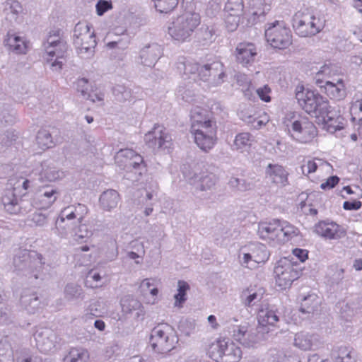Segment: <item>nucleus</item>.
Returning <instances> with one entry per match:
<instances>
[{"label": "nucleus", "instance_id": "nucleus-51", "mask_svg": "<svg viewBox=\"0 0 362 362\" xmlns=\"http://www.w3.org/2000/svg\"><path fill=\"white\" fill-rule=\"evenodd\" d=\"M23 8L18 1H10L6 4L4 12L10 21H16L22 13Z\"/></svg>", "mask_w": 362, "mask_h": 362}, {"label": "nucleus", "instance_id": "nucleus-1", "mask_svg": "<svg viewBox=\"0 0 362 362\" xmlns=\"http://www.w3.org/2000/svg\"><path fill=\"white\" fill-rule=\"evenodd\" d=\"M259 238L272 246L284 244L299 235L298 228L286 221L278 218L258 223Z\"/></svg>", "mask_w": 362, "mask_h": 362}, {"label": "nucleus", "instance_id": "nucleus-28", "mask_svg": "<svg viewBox=\"0 0 362 362\" xmlns=\"http://www.w3.org/2000/svg\"><path fill=\"white\" fill-rule=\"evenodd\" d=\"M204 71H208L211 78V85L216 86L221 84L226 76L223 64L217 60L206 64Z\"/></svg>", "mask_w": 362, "mask_h": 362}, {"label": "nucleus", "instance_id": "nucleus-34", "mask_svg": "<svg viewBox=\"0 0 362 362\" xmlns=\"http://www.w3.org/2000/svg\"><path fill=\"white\" fill-rule=\"evenodd\" d=\"M197 145L204 151H208L215 144L216 139V132L208 133H192Z\"/></svg>", "mask_w": 362, "mask_h": 362}, {"label": "nucleus", "instance_id": "nucleus-22", "mask_svg": "<svg viewBox=\"0 0 362 362\" xmlns=\"http://www.w3.org/2000/svg\"><path fill=\"white\" fill-rule=\"evenodd\" d=\"M88 213V208L82 204H72L64 208L59 213L57 218L59 223L63 220L70 222L71 224L81 223Z\"/></svg>", "mask_w": 362, "mask_h": 362}, {"label": "nucleus", "instance_id": "nucleus-18", "mask_svg": "<svg viewBox=\"0 0 362 362\" xmlns=\"http://www.w3.org/2000/svg\"><path fill=\"white\" fill-rule=\"evenodd\" d=\"M37 349L42 353L54 352L57 349L59 337L52 329L47 327L38 328L34 334Z\"/></svg>", "mask_w": 362, "mask_h": 362}, {"label": "nucleus", "instance_id": "nucleus-49", "mask_svg": "<svg viewBox=\"0 0 362 362\" xmlns=\"http://www.w3.org/2000/svg\"><path fill=\"white\" fill-rule=\"evenodd\" d=\"M253 141L252 136L247 132L240 133L236 135L233 147L238 151H247Z\"/></svg>", "mask_w": 362, "mask_h": 362}, {"label": "nucleus", "instance_id": "nucleus-9", "mask_svg": "<svg viewBox=\"0 0 362 362\" xmlns=\"http://www.w3.org/2000/svg\"><path fill=\"white\" fill-rule=\"evenodd\" d=\"M208 354L216 362H238L242 358L240 348L228 339H219L212 342Z\"/></svg>", "mask_w": 362, "mask_h": 362}, {"label": "nucleus", "instance_id": "nucleus-64", "mask_svg": "<svg viewBox=\"0 0 362 362\" xmlns=\"http://www.w3.org/2000/svg\"><path fill=\"white\" fill-rule=\"evenodd\" d=\"M221 0H209L206 13L210 17L216 16L221 10Z\"/></svg>", "mask_w": 362, "mask_h": 362}, {"label": "nucleus", "instance_id": "nucleus-46", "mask_svg": "<svg viewBox=\"0 0 362 362\" xmlns=\"http://www.w3.org/2000/svg\"><path fill=\"white\" fill-rule=\"evenodd\" d=\"M335 362H355L356 354L354 349L346 346H341L334 353Z\"/></svg>", "mask_w": 362, "mask_h": 362}, {"label": "nucleus", "instance_id": "nucleus-31", "mask_svg": "<svg viewBox=\"0 0 362 362\" xmlns=\"http://www.w3.org/2000/svg\"><path fill=\"white\" fill-rule=\"evenodd\" d=\"M240 118L252 128L259 129L265 126L269 121V116L266 112H260L252 115L247 112H242Z\"/></svg>", "mask_w": 362, "mask_h": 362}, {"label": "nucleus", "instance_id": "nucleus-62", "mask_svg": "<svg viewBox=\"0 0 362 362\" xmlns=\"http://www.w3.org/2000/svg\"><path fill=\"white\" fill-rule=\"evenodd\" d=\"M100 303L99 300H90L88 305L85 310L84 317H98L100 315Z\"/></svg>", "mask_w": 362, "mask_h": 362}, {"label": "nucleus", "instance_id": "nucleus-39", "mask_svg": "<svg viewBox=\"0 0 362 362\" xmlns=\"http://www.w3.org/2000/svg\"><path fill=\"white\" fill-rule=\"evenodd\" d=\"M20 302L21 305L29 313L34 312L39 305V300L36 293L30 290L23 291Z\"/></svg>", "mask_w": 362, "mask_h": 362}, {"label": "nucleus", "instance_id": "nucleus-26", "mask_svg": "<svg viewBox=\"0 0 362 362\" xmlns=\"http://www.w3.org/2000/svg\"><path fill=\"white\" fill-rule=\"evenodd\" d=\"M139 289L146 303L154 305L158 302V289L157 288V280L156 279L147 278L144 279L140 284Z\"/></svg>", "mask_w": 362, "mask_h": 362}, {"label": "nucleus", "instance_id": "nucleus-25", "mask_svg": "<svg viewBox=\"0 0 362 362\" xmlns=\"http://www.w3.org/2000/svg\"><path fill=\"white\" fill-rule=\"evenodd\" d=\"M161 54L162 48L159 45L156 43L146 45L139 52V62L144 66L152 67Z\"/></svg>", "mask_w": 362, "mask_h": 362}, {"label": "nucleus", "instance_id": "nucleus-53", "mask_svg": "<svg viewBox=\"0 0 362 362\" xmlns=\"http://www.w3.org/2000/svg\"><path fill=\"white\" fill-rule=\"evenodd\" d=\"M350 114L353 121L362 120V94L356 93L353 97L350 107Z\"/></svg>", "mask_w": 362, "mask_h": 362}, {"label": "nucleus", "instance_id": "nucleus-33", "mask_svg": "<svg viewBox=\"0 0 362 362\" xmlns=\"http://www.w3.org/2000/svg\"><path fill=\"white\" fill-rule=\"evenodd\" d=\"M176 96L178 100L187 103H196L200 98L193 84L191 83L180 85L177 89Z\"/></svg>", "mask_w": 362, "mask_h": 362}, {"label": "nucleus", "instance_id": "nucleus-60", "mask_svg": "<svg viewBox=\"0 0 362 362\" xmlns=\"http://www.w3.org/2000/svg\"><path fill=\"white\" fill-rule=\"evenodd\" d=\"M213 133L216 132V122L212 121L209 122H204V124L191 125V133Z\"/></svg>", "mask_w": 362, "mask_h": 362}, {"label": "nucleus", "instance_id": "nucleus-36", "mask_svg": "<svg viewBox=\"0 0 362 362\" xmlns=\"http://www.w3.org/2000/svg\"><path fill=\"white\" fill-rule=\"evenodd\" d=\"M1 203L4 209L11 214L16 215L22 213L21 206L13 192H7L1 197Z\"/></svg>", "mask_w": 362, "mask_h": 362}, {"label": "nucleus", "instance_id": "nucleus-13", "mask_svg": "<svg viewBox=\"0 0 362 362\" xmlns=\"http://www.w3.org/2000/svg\"><path fill=\"white\" fill-rule=\"evenodd\" d=\"M183 174L194 194L211 190L218 181L216 175L208 171H199L197 166L193 168L192 172L184 170Z\"/></svg>", "mask_w": 362, "mask_h": 362}, {"label": "nucleus", "instance_id": "nucleus-7", "mask_svg": "<svg viewBox=\"0 0 362 362\" xmlns=\"http://www.w3.org/2000/svg\"><path fill=\"white\" fill-rule=\"evenodd\" d=\"M270 252L259 242H250L241 247L238 259L240 264L248 269L264 265L269 259Z\"/></svg>", "mask_w": 362, "mask_h": 362}, {"label": "nucleus", "instance_id": "nucleus-41", "mask_svg": "<svg viewBox=\"0 0 362 362\" xmlns=\"http://www.w3.org/2000/svg\"><path fill=\"white\" fill-rule=\"evenodd\" d=\"M267 173L276 184L285 185L287 182V172L281 165L269 164Z\"/></svg>", "mask_w": 362, "mask_h": 362}, {"label": "nucleus", "instance_id": "nucleus-5", "mask_svg": "<svg viewBox=\"0 0 362 362\" xmlns=\"http://www.w3.org/2000/svg\"><path fill=\"white\" fill-rule=\"evenodd\" d=\"M200 22L199 13H185L177 16L170 24L168 34L173 40L178 42L188 41Z\"/></svg>", "mask_w": 362, "mask_h": 362}, {"label": "nucleus", "instance_id": "nucleus-38", "mask_svg": "<svg viewBox=\"0 0 362 362\" xmlns=\"http://www.w3.org/2000/svg\"><path fill=\"white\" fill-rule=\"evenodd\" d=\"M5 43L10 49L18 54L25 53L27 49V44L25 40L15 33H8Z\"/></svg>", "mask_w": 362, "mask_h": 362}, {"label": "nucleus", "instance_id": "nucleus-52", "mask_svg": "<svg viewBox=\"0 0 362 362\" xmlns=\"http://www.w3.org/2000/svg\"><path fill=\"white\" fill-rule=\"evenodd\" d=\"M92 235V231L86 224L78 223L71 234V239L77 243L86 242Z\"/></svg>", "mask_w": 362, "mask_h": 362}, {"label": "nucleus", "instance_id": "nucleus-4", "mask_svg": "<svg viewBox=\"0 0 362 362\" xmlns=\"http://www.w3.org/2000/svg\"><path fill=\"white\" fill-rule=\"evenodd\" d=\"M178 343L175 329L167 323L158 324L151 332L150 344L155 353L165 355Z\"/></svg>", "mask_w": 362, "mask_h": 362}, {"label": "nucleus", "instance_id": "nucleus-2", "mask_svg": "<svg viewBox=\"0 0 362 362\" xmlns=\"http://www.w3.org/2000/svg\"><path fill=\"white\" fill-rule=\"evenodd\" d=\"M44 264L42 255L35 251L21 250L13 257L14 271L29 279L42 278Z\"/></svg>", "mask_w": 362, "mask_h": 362}, {"label": "nucleus", "instance_id": "nucleus-20", "mask_svg": "<svg viewBox=\"0 0 362 362\" xmlns=\"http://www.w3.org/2000/svg\"><path fill=\"white\" fill-rule=\"evenodd\" d=\"M235 56L238 63L242 66H252L255 62L257 56V48L252 42H240L235 48Z\"/></svg>", "mask_w": 362, "mask_h": 362}, {"label": "nucleus", "instance_id": "nucleus-59", "mask_svg": "<svg viewBox=\"0 0 362 362\" xmlns=\"http://www.w3.org/2000/svg\"><path fill=\"white\" fill-rule=\"evenodd\" d=\"M228 185L234 190L245 192L252 188L251 183L247 182L243 178L232 177L229 180Z\"/></svg>", "mask_w": 362, "mask_h": 362}, {"label": "nucleus", "instance_id": "nucleus-17", "mask_svg": "<svg viewBox=\"0 0 362 362\" xmlns=\"http://www.w3.org/2000/svg\"><path fill=\"white\" fill-rule=\"evenodd\" d=\"M59 196V191L53 185H42L38 187L32 199V204L38 209H48L56 202Z\"/></svg>", "mask_w": 362, "mask_h": 362}, {"label": "nucleus", "instance_id": "nucleus-23", "mask_svg": "<svg viewBox=\"0 0 362 362\" xmlns=\"http://www.w3.org/2000/svg\"><path fill=\"white\" fill-rule=\"evenodd\" d=\"M38 175V180L43 182H55L64 177V173L62 170H57L55 167L47 165L46 162H42L40 165L36 166L29 174L32 175Z\"/></svg>", "mask_w": 362, "mask_h": 362}, {"label": "nucleus", "instance_id": "nucleus-56", "mask_svg": "<svg viewBox=\"0 0 362 362\" xmlns=\"http://www.w3.org/2000/svg\"><path fill=\"white\" fill-rule=\"evenodd\" d=\"M235 78L237 83L241 87L245 96L248 99H251L252 96V90L253 89V86L249 77L243 74H238L235 76Z\"/></svg>", "mask_w": 362, "mask_h": 362}, {"label": "nucleus", "instance_id": "nucleus-30", "mask_svg": "<svg viewBox=\"0 0 362 362\" xmlns=\"http://www.w3.org/2000/svg\"><path fill=\"white\" fill-rule=\"evenodd\" d=\"M264 293L261 287L247 288L242 292V303L245 307H252L262 299Z\"/></svg>", "mask_w": 362, "mask_h": 362}, {"label": "nucleus", "instance_id": "nucleus-29", "mask_svg": "<svg viewBox=\"0 0 362 362\" xmlns=\"http://www.w3.org/2000/svg\"><path fill=\"white\" fill-rule=\"evenodd\" d=\"M122 311L126 315L135 313L137 318L143 317L145 314L141 303L131 296H124L120 301Z\"/></svg>", "mask_w": 362, "mask_h": 362}, {"label": "nucleus", "instance_id": "nucleus-21", "mask_svg": "<svg viewBox=\"0 0 362 362\" xmlns=\"http://www.w3.org/2000/svg\"><path fill=\"white\" fill-rule=\"evenodd\" d=\"M293 345L302 351H315L322 347L323 341L317 334L301 332L295 334Z\"/></svg>", "mask_w": 362, "mask_h": 362}, {"label": "nucleus", "instance_id": "nucleus-3", "mask_svg": "<svg viewBox=\"0 0 362 362\" xmlns=\"http://www.w3.org/2000/svg\"><path fill=\"white\" fill-rule=\"evenodd\" d=\"M295 92L299 106L313 117L318 118L320 115L326 114L327 108H330L328 100L315 90L298 85Z\"/></svg>", "mask_w": 362, "mask_h": 362}, {"label": "nucleus", "instance_id": "nucleus-54", "mask_svg": "<svg viewBox=\"0 0 362 362\" xmlns=\"http://www.w3.org/2000/svg\"><path fill=\"white\" fill-rule=\"evenodd\" d=\"M189 290V284L185 281L180 280L177 282V293L174 296L175 307L181 308L182 304L186 301L187 292Z\"/></svg>", "mask_w": 362, "mask_h": 362}, {"label": "nucleus", "instance_id": "nucleus-58", "mask_svg": "<svg viewBox=\"0 0 362 362\" xmlns=\"http://www.w3.org/2000/svg\"><path fill=\"white\" fill-rule=\"evenodd\" d=\"M152 1L157 11L167 13L177 6L179 0H152Z\"/></svg>", "mask_w": 362, "mask_h": 362}, {"label": "nucleus", "instance_id": "nucleus-35", "mask_svg": "<svg viewBox=\"0 0 362 362\" xmlns=\"http://www.w3.org/2000/svg\"><path fill=\"white\" fill-rule=\"evenodd\" d=\"M119 199V195L116 190L107 189L101 194L99 202L104 210L110 211L117 207Z\"/></svg>", "mask_w": 362, "mask_h": 362}, {"label": "nucleus", "instance_id": "nucleus-10", "mask_svg": "<svg viewBox=\"0 0 362 362\" xmlns=\"http://www.w3.org/2000/svg\"><path fill=\"white\" fill-rule=\"evenodd\" d=\"M46 55L45 59L54 71L62 69L67 51V44L59 35H49L44 44Z\"/></svg>", "mask_w": 362, "mask_h": 362}, {"label": "nucleus", "instance_id": "nucleus-11", "mask_svg": "<svg viewBox=\"0 0 362 362\" xmlns=\"http://www.w3.org/2000/svg\"><path fill=\"white\" fill-rule=\"evenodd\" d=\"M329 74L330 67L327 65L323 66L315 76L317 86L332 100L339 101L344 99L346 96V90L342 78H332V80L320 78L322 75Z\"/></svg>", "mask_w": 362, "mask_h": 362}, {"label": "nucleus", "instance_id": "nucleus-61", "mask_svg": "<svg viewBox=\"0 0 362 362\" xmlns=\"http://www.w3.org/2000/svg\"><path fill=\"white\" fill-rule=\"evenodd\" d=\"M29 221L36 227H44L48 223V217L45 214L35 211L30 216Z\"/></svg>", "mask_w": 362, "mask_h": 362}, {"label": "nucleus", "instance_id": "nucleus-24", "mask_svg": "<svg viewBox=\"0 0 362 362\" xmlns=\"http://www.w3.org/2000/svg\"><path fill=\"white\" fill-rule=\"evenodd\" d=\"M257 320L259 331L269 332L273 327H276L279 318L276 312L269 305H262L258 311Z\"/></svg>", "mask_w": 362, "mask_h": 362}, {"label": "nucleus", "instance_id": "nucleus-48", "mask_svg": "<svg viewBox=\"0 0 362 362\" xmlns=\"http://www.w3.org/2000/svg\"><path fill=\"white\" fill-rule=\"evenodd\" d=\"M64 362H89V353L85 349L73 348L64 358Z\"/></svg>", "mask_w": 362, "mask_h": 362}, {"label": "nucleus", "instance_id": "nucleus-57", "mask_svg": "<svg viewBox=\"0 0 362 362\" xmlns=\"http://www.w3.org/2000/svg\"><path fill=\"white\" fill-rule=\"evenodd\" d=\"M112 92L115 100L119 103L130 101L132 99V90L125 86L117 85L114 87Z\"/></svg>", "mask_w": 362, "mask_h": 362}, {"label": "nucleus", "instance_id": "nucleus-40", "mask_svg": "<svg viewBox=\"0 0 362 362\" xmlns=\"http://www.w3.org/2000/svg\"><path fill=\"white\" fill-rule=\"evenodd\" d=\"M320 300L315 293H310L301 300L300 311L303 313H312L317 310Z\"/></svg>", "mask_w": 362, "mask_h": 362}, {"label": "nucleus", "instance_id": "nucleus-42", "mask_svg": "<svg viewBox=\"0 0 362 362\" xmlns=\"http://www.w3.org/2000/svg\"><path fill=\"white\" fill-rule=\"evenodd\" d=\"M105 276V272L98 268H93L88 271L86 275V286L95 288L103 286L102 280Z\"/></svg>", "mask_w": 362, "mask_h": 362}, {"label": "nucleus", "instance_id": "nucleus-44", "mask_svg": "<svg viewBox=\"0 0 362 362\" xmlns=\"http://www.w3.org/2000/svg\"><path fill=\"white\" fill-rule=\"evenodd\" d=\"M78 224H71L63 220L62 223H59V218H57L54 233L61 238L71 239V234L74 233V228Z\"/></svg>", "mask_w": 362, "mask_h": 362}, {"label": "nucleus", "instance_id": "nucleus-19", "mask_svg": "<svg viewBox=\"0 0 362 362\" xmlns=\"http://www.w3.org/2000/svg\"><path fill=\"white\" fill-rule=\"evenodd\" d=\"M313 232L326 240H338L345 235L341 226L329 220L317 222L313 227Z\"/></svg>", "mask_w": 362, "mask_h": 362}, {"label": "nucleus", "instance_id": "nucleus-43", "mask_svg": "<svg viewBox=\"0 0 362 362\" xmlns=\"http://www.w3.org/2000/svg\"><path fill=\"white\" fill-rule=\"evenodd\" d=\"M191 125L212 122L209 112L202 107L196 106L190 112Z\"/></svg>", "mask_w": 362, "mask_h": 362}, {"label": "nucleus", "instance_id": "nucleus-6", "mask_svg": "<svg viewBox=\"0 0 362 362\" xmlns=\"http://www.w3.org/2000/svg\"><path fill=\"white\" fill-rule=\"evenodd\" d=\"M74 45L78 54L83 59H90L95 54L96 40L94 31L87 23H78L74 30Z\"/></svg>", "mask_w": 362, "mask_h": 362}, {"label": "nucleus", "instance_id": "nucleus-55", "mask_svg": "<svg viewBox=\"0 0 362 362\" xmlns=\"http://www.w3.org/2000/svg\"><path fill=\"white\" fill-rule=\"evenodd\" d=\"M225 12L230 16H242L244 12L243 0H228L224 7Z\"/></svg>", "mask_w": 362, "mask_h": 362}, {"label": "nucleus", "instance_id": "nucleus-27", "mask_svg": "<svg viewBox=\"0 0 362 362\" xmlns=\"http://www.w3.org/2000/svg\"><path fill=\"white\" fill-rule=\"evenodd\" d=\"M326 114L320 115L318 118H321L325 123L327 130L330 132H334L340 130L344 127V118L335 110L327 108Z\"/></svg>", "mask_w": 362, "mask_h": 362}, {"label": "nucleus", "instance_id": "nucleus-8", "mask_svg": "<svg viewBox=\"0 0 362 362\" xmlns=\"http://www.w3.org/2000/svg\"><path fill=\"white\" fill-rule=\"evenodd\" d=\"M292 23L296 33L302 37L314 36L325 27V22L319 16L301 11L294 14Z\"/></svg>", "mask_w": 362, "mask_h": 362}, {"label": "nucleus", "instance_id": "nucleus-37", "mask_svg": "<svg viewBox=\"0 0 362 362\" xmlns=\"http://www.w3.org/2000/svg\"><path fill=\"white\" fill-rule=\"evenodd\" d=\"M216 28L214 25H202L199 33L198 40L199 42L203 46H209L213 43L216 39Z\"/></svg>", "mask_w": 362, "mask_h": 362}, {"label": "nucleus", "instance_id": "nucleus-47", "mask_svg": "<svg viewBox=\"0 0 362 362\" xmlns=\"http://www.w3.org/2000/svg\"><path fill=\"white\" fill-rule=\"evenodd\" d=\"M36 143L39 148L42 151L54 146L51 133L45 129L38 131L36 136Z\"/></svg>", "mask_w": 362, "mask_h": 362}, {"label": "nucleus", "instance_id": "nucleus-45", "mask_svg": "<svg viewBox=\"0 0 362 362\" xmlns=\"http://www.w3.org/2000/svg\"><path fill=\"white\" fill-rule=\"evenodd\" d=\"M64 296V298L68 301L83 300L84 298V292L81 286L70 283L66 285Z\"/></svg>", "mask_w": 362, "mask_h": 362}, {"label": "nucleus", "instance_id": "nucleus-63", "mask_svg": "<svg viewBox=\"0 0 362 362\" xmlns=\"http://www.w3.org/2000/svg\"><path fill=\"white\" fill-rule=\"evenodd\" d=\"M76 88L78 92L81 93V95L85 98L89 96V84L88 79L85 78H78L76 81Z\"/></svg>", "mask_w": 362, "mask_h": 362}, {"label": "nucleus", "instance_id": "nucleus-32", "mask_svg": "<svg viewBox=\"0 0 362 362\" xmlns=\"http://www.w3.org/2000/svg\"><path fill=\"white\" fill-rule=\"evenodd\" d=\"M248 12L253 16V21L264 16L271 9L272 0H249Z\"/></svg>", "mask_w": 362, "mask_h": 362}, {"label": "nucleus", "instance_id": "nucleus-16", "mask_svg": "<svg viewBox=\"0 0 362 362\" xmlns=\"http://www.w3.org/2000/svg\"><path fill=\"white\" fill-rule=\"evenodd\" d=\"M146 145L153 151L169 150L173 146L171 135L163 125L156 124L153 127L144 135Z\"/></svg>", "mask_w": 362, "mask_h": 362}, {"label": "nucleus", "instance_id": "nucleus-50", "mask_svg": "<svg viewBox=\"0 0 362 362\" xmlns=\"http://www.w3.org/2000/svg\"><path fill=\"white\" fill-rule=\"evenodd\" d=\"M11 185L13 186V190L25 195L28 190L35 186L33 180L28 177H20L11 180Z\"/></svg>", "mask_w": 362, "mask_h": 362}, {"label": "nucleus", "instance_id": "nucleus-15", "mask_svg": "<svg viewBox=\"0 0 362 362\" xmlns=\"http://www.w3.org/2000/svg\"><path fill=\"white\" fill-rule=\"evenodd\" d=\"M291 120V124L286 126L291 133V136L300 143H309L317 136V129L315 124L307 117H299Z\"/></svg>", "mask_w": 362, "mask_h": 362}, {"label": "nucleus", "instance_id": "nucleus-12", "mask_svg": "<svg viewBox=\"0 0 362 362\" xmlns=\"http://www.w3.org/2000/svg\"><path fill=\"white\" fill-rule=\"evenodd\" d=\"M265 37L267 42L276 49H286L292 43L291 31L284 21H275L267 23Z\"/></svg>", "mask_w": 362, "mask_h": 362}, {"label": "nucleus", "instance_id": "nucleus-14", "mask_svg": "<svg viewBox=\"0 0 362 362\" xmlns=\"http://www.w3.org/2000/svg\"><path fill=\"white\" fill-rule=\"evenodd\" d=\"M276 284L281 289H286L291 286L293 281L299 276L297 265L288 257L280 259L274 270Z\"/></svg>", "mask_w": 362, "mask_h": 362}]
</instances>
